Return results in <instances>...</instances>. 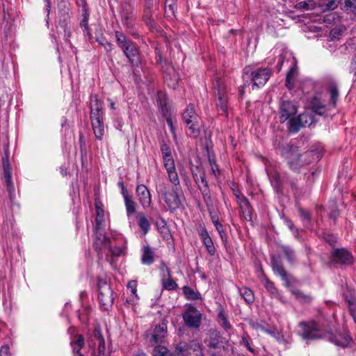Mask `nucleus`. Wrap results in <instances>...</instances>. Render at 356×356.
Instances as JSON below:
<instances>
[{
    "instance_id": "f257e3e1",
    "label": "nucleus",
    "mask_w": 356,
    "mask_h": 356,
    "mask_svg": "<svg viewBox=\"0 0 356 356\" xmlns=\"http://www.w3.org/2000/svg\"><path fill=\"white\" fill-rule=\"evenodd\" d=\"M282 154L287 160L289 168L297 172L302 167L318 161L322 157V153L318 149L308 150L300 154L298 147L291 144H287L282 147Z\"/></svg>"
},
{
    "instance_id": "f03ea898",
    "label": "nucleus",
    "mask_w": 356,
    "mask_h": 356,
    "mask_svg": "<svg viewBox=\"0 0 356 356\" xmlns=\"http://www.w3.org/2000/svg\"><path fill=\"white\" fill-rule=\"evenodd\" d=\"M300 325L304 326L302 337L305 340H314L326 337V335L327 334L328 340L332 343H334L337 346L346 347L349 344L350 339L349 337H342L341 334L337 336L333 334L332 329L323 331L314 322H313L311 325H307L306 323L302 322L300 323Z\"/></svg>"
},
{
    "instance_id": "7ed1b4c3",
    "label": "nucleus",
    "mask_w": 356,
    "mask_h": 356,
    "mask_svg": "<svg viewBox=\"0 0 356 356\" xmlns=\"http://www.w3.org/2000/svg\"><path fill=\"white\" fill-rule=\"evenodd\" d=\"M216 104L220 115L228 118V97L227 88L220 79H217L213 83Z\"/></svg>"
},
{
    "instance_id": "20e7f679",
    "label": "nucleus",
    "mask_w": 356,
    "mask_h": 356,
    "mask_svg": "<svg viewBox=\"0 0 356 356\" xmlns=\"http://www.w3.org/2000/svg\"><path fill=\"white\" fill-rule=\"evenodd\" d=\"M161 193L170 211H174L180 207L181 204L180 186H172L171 192H168L165 186H163V188L161 189Z\"/></svg>"
},
{
    "instance_id": "39448f33",
    "label": "nucleus",
    "mask_w": 356,
    "mask_h": 356,
    "mask_svg": "<svg viewBox=\"0 0 356 356\" xmlns=\"http://www.w3.org/2000/svg\"><path fill=\"white\" fill-rule=\"evenodd\" d=\"M98 287L99 291L98 296L99 303L104 310H108L113 305L114 300L113 291L109 284L102 280H99Z\"/></svg>"
},
{
    "instance_id": "423d86ee",
    "label": "nucleus",
    "mask_w": 356,
    "mask_h": 356,
    "mask_svg": "<svg viewBox=\"0 0 356 356\" xmlns=\"http://www.w3.org/2000/svg\"><path fill=\"white\" fill-rule=\"evenodd\" d=\"M183 319L188 327L197 329L201 325L202 314L196 307L189 304L183 314Z\"/></svg>"
},
{
    "instance_id": "0eeeda50",
    "label": "nucleus",
    "mask_w": 356,
    "mask_h": 356,
    "mask_svg": "<svg viewBox=\"0 0 356 356\" xmlns=\"http://www.w3.org/2000/svg\"><path fill=\"white\" fill-rule=\"evenodd\" d=\"M270 263L274 273L282 277L285 282L286 286L289 287L298 282L296 278L286 272L281 261L275 255L271 256Z\"/></svg>"
},
{
    "instance_id": "6e6552de",
    "label": "nucleus",
    "mask_w": 356,
    "mask_h": 356,
    "mask_svg": "<svg viewBox=\"0 0 356 356\" xmlns=\"http://www.w3.org/2000/svg\"><path fill=\"white\" fill-rule=\"evenodd\" d=\"M331 259L332 262L342 265H350L353 261L352 254L344 248L334 249L331 254Z\"/></svg>"
},
{
    "instance_id": "1a4fd4ad",
    "label": "nucleus",
    "mask_w": 356,
    "mask_h": 356,
    "mask_svg": "<svg viewBox=\"0 0 356 356\" xmlns=\"http://www.w3.org/2000/svg\"><path fill=\"white\" fill-rule=\"evenodd\" d=\"M270 74L271 70L268 68H260L256 72H252L251 74L252 80L253 81L252 88L264 85L269 79Z\"/></svg>"
},
{
    "instance_id": "9d476101",
    "label": "nucleus",
    "mask_w": 356,
    "mask_h": 356,
    "mask_svg": "<svg viewBox=\"0 0 356 356\" xmlns=\"http://www.w3.org/2000/svg\"><path fill=\"white\" fill-rule=\"evenodd\" d=\"M280 122L282 123L286 121L288 119L297 113V108L296 106L289 101H284L280 104Z\"/></svg>"
},
{
    "instance_id": "9b49d317",
    "label": "nucleus",
    "mask_w": 356,
    "mask_h": 356,
    "mask_svg": "<svg viewBox=\"0 0 356 356\" xmlns=\"http://www.w3.org/2000/svg\"><path fill=\"white\" fill-rule=\"evenodd\" d=\"M122 50L131 64L137 65L140 63L139 51L136 44L133 42L126 46Z\"/></svg>"
},
{
    "instance_id": "f8f14e48",
    "label": "nucleus",
    "mask_w": 356,
    "mask_h": 356,
    "mask_svg": "<svg viewBox=\"0 0 356 356\" xmlns=\"http://www.w3.org/2000/svg\"><path fill=\"white\" fill-rule=\"evenodd\" d=\"M237 199L244 219L248 221L252 220V209L248 199L244 196L240 197L238 195H237Z\"/></svg>"
},
{
    "instance_id": "ddd939ff",
    "label": "nucleus",
    "mask_w": 356,
    "mask_h": 356,
    "mask_svg": "<svg viewBox=\"0 0 356 356\" xmlns=\"http://www.w3.org/2000/svg\"><path fill=\"white\" fill-rule=\"evenodd\" d=\"M136 194L143 206L149 205L151 202L150 193L147 188L143 185H138L136 188Z\"/></svg>"
},
{
    "instance_id": "4468645a",
    "label": "nucleus",
    "mask_w": 356,
    "mask_h": 356,
    "mask_svg": "<svg viewBox=\"0 0 356 356\" xmlns=\"http://www.w3.org/2000/svg\"><path fill=\"white\" fill-rule=\"evenodd\" d=\"M167 332V323L163 320L161 323L156 325L152 334V339L156 343H162Z\"/></svg>"
},
{
    "instance_id": "2eb2a0df",
    "label": "nucleus",
    "mask_w": 356,
    "mask_h": 356,
    "mask_svg": "<svg viewBox=\"0 0 356 356\" xmlns=\"http://www.w3.org/2000/svg\"><path fill=\"white\" fill-rule=\"evenodd\" d=\"M167 71L168 72L164 76L165 81L170 87L175 89L179 79V75L172 66H169L167 68Z\"/></svg>"
},
{
    "instance_id": "dca6fc26",
    "label": "nucleus",
    "mask_w": 356,
    "mask_h": 356,
    "mask_svg": "<svg viewBox=\"0 0 356 356\" xmlns=\"http://www.w3.org/2000/svg\"><path fill=\"white\" fill-rule=\"evenodd\" d=\"M93 336L98 343L99 354L104 355L105 351V341L99 326H97L95 327L93 331Z\"/></svg>"
},
{
    "instance_id": "f3484780",
    "label": "nucleus",
    "mask_w": 356,
    "mask_h": 356,
    "mask_svg": "<svg viewBox=\"0 0 356 356\" xmlns=\"http://www.w3.org/2000/svg\"><path fill=\"white\" fill-rule=\"evenodd\" d=\"M261 274L262 275V281L264 282V286L270 294L275 298L281 299L282 297L279 295L277 289L275 286L274 283L266 277L263 271H261Z\"/></svg>"
},
{
    "instance_id": "a211bd4d",
    "label": "nucleus",
    "mask_w": 356,
    "mask_h": 356,
    "mask_svg": "<svg viewBox=\"0 0 356 356\" xmlns=\"http://www.w3.org/2000/svg\"><path fill=\"white\" fill-rule=\"evenodd\" d=\"M192 175L195 183L199 184V177L201 178V183L202 184H206L207 180L205 177V172L200 163L195 166V168H192Z\"/></svg>"
},
{
    "instance_id": "6ab92c4d",
    "label": "nucleus",
    "mask_w": 356,
    "mask_h": 356,
    "mask_svg": "<svg viewBox=\"0 0 356 356\" xmlns=\"http://www.w3.org/2000/svg\"><path fill=\"white\" fill-rule=\"evenodd\" d=\"M316 6V3L313 0H300L298 1L294 8L300 11H309L314 10Z\"/></svg>"
},
{
    "instance_id": "aec40b11",
    "label": "nucleus",
    "mask_w": 356,
    "mask_h": 356,
    "mask_svg": "<svg viewBox=\"0 0 356 356\" xmlns=\"http://www.w3.org/2000/svg\"><path fill=\"white\" fill-rule=\"evenodd\" d=\"M198 187L202 194L203 200H204L208 209L210 211L211 208L213 207V200L211 198V195L208 183L206 182V184H203L202 188L198 184Z\"/></svg>"
},
{
    "instance_id": "412c9836",
    "label": "nucleus",
    "mask_w": 356,
    "mask_h": 356,
    "mask_svg": "<svg viewBox=\"0 0 356 356\" xmlns=\"http://www.w3.org/2000/svg\"><path fill=\"white\" fill-rule=\"evenodd\" d=\"M209 336L211 341L208 343V347L209 348H219L220 347V343L222 341L220 340L221 338L220 332L215 330H209Z\"/></svg>"
},
{
    "instance_id": "4be33fe9",
    "label": "nucleus",
    "mask_w": 356,
    "mask_h": 356,
    "mask_svg": "<svg viewBox=\"0 0 356 356\" xmlns=\"http://www.w3.org/2000/svg\"><path fill=\"white\" fill-rule=\"evenodd\" d=\"M182 118L186 125H189L191 122H195V120H198V116L195 114L193 105L190 104L188 106L187 108L182 114Z\"/></svg>"
},
{
    "instance_id": "5701e85b",
    "label": "nucleus",
    "mask_w": 356,
    "mask_h": 356,
    "mask_svg": "<svg viewBox=\"0 0 356 356\" xmlns=\"http://www.w3.org/2000/svg\"><path fill=\"white\" fill-rule=\"evenodd\" d=\"M57 23L60 28V33H63L65 35L67 32L68 24L70 22V16L69 14H63V15H58L57 16Z\"/></svg>"
},
{
    "instance_id": "b1692460",
    "label": "nucleus",
    "mask_w": 356,
    "mask_h": 356,
    "mask_svg": "<svg viewBox=\"0 0 356 356\" xmlns=\"http://www.w3.org/2000/svg\"><path fill=\"white\" fill-rule=\"evenodd\" d=\"M84 338L81 334L76 335V339L71 342V346L74 353H76L79 356H84L81 352V349L84 346Z\"/></svg>"
},
{
    "instance_id": "393cba45",
    "label": "nucleus",
    "mask_w": 356,
    "mask_h": 356,
    "mask_svg": "<svg viewBox=\"0 0 356 356\" xmlns=\"http://www.w3.org/2000/svg\"><path fill=\"white\" fill-rule=\"evenodd\" d=\"M327 89L330 94V101L333 106H335L339 97V90L336 82L329 83Z\"/></svg>"
},
{
    "instance_id": "a878e982",
    "label": "nucleus",
    "mask_w": 356,
    "mask_h": 356,
    "mask_svg": "<svg viewBox=\"0 0 356 356\" xmlns=\"http://www.w3.org/2000/svg\"><path fill=\"white\" fill-rule=\"evenodd\" d=\"M341 8L348 13L356 15V0H341Z\"/></svg>"
},
{
    "instance_id": "bb28decb",
    "label": "nucleus",
    "mask_w": 356,
    "mask_h": 356,
    "mask_svg": "<svg viewBox=\"0 0 356 356\" xmlns=\"http://www.w3.org/2000/svg\"><path fill=\"white\" fill-rule=\"evenodd\" d=\"M141 261L143 264L147 265H150L154 262V252L151 250L149 245L145 246L143 248Z\"/></svg>"
},
{
    "instance_id": "cd10ccee",
    "label": "nucleus",
    "mask_w": 356,
    "mask_h": 356,
    "mask_svg": "<svg viewBox=\"0 0 356 356\" xmlns=\"http://www.w3.org/2000/svg\"><path fill=\"white\" fill-rule=\"evenodd\" d=\"M102 115L103 113L102 111V108L98 103L97 100H96V104L94 106H91V112H90V119L91 122L95 121L97 120H99V121L102 120Z\"/></svg>"
},
{
    "instance_id": "c85d7f7f",
    "label": "nucleus",
    "mask_w": 356,
    "mask_h": 356,
    "mask_svg": "<svg viewBox=\"0 0 356 356\" xmlns=\"http://www.w3.org/2000/svg\"><path fill=\"white\" fill-rule=\"evenodd\" d=\"M289 124V131L291 133H297L301 127H303L299 116L290 118Z\"/></svg>"
},
{
    "instance_id": "c756f323",
    "label": "nucleus",
    "mask_w": 356,
    "mask_h": 356,
    "mask_svg": "<svg viewBox=\"0 0 356 356\" xmlns=\"http://www.w3.org/2000/svg\"><path fill=\"white\" fill-rule=\"evenodd\" d=\"M92 125L95 137L97 139L101 140L104 134L102 120L99 121V120H97L95 121H93L92 122Z\"/></svg>"
},
{
    "instance_id": "7c9ffc66",
    "label": "nucleus",
    "mask_w": 356,
    "mask_h": 356,
    "mask_svg": "<svg viewBox=\"0 0 356 356\" xmlns=\"http://www.w3.org/2000/svg\"><path fill=\"white\" fill-rule=\"evenodd\" d=\"M239 292L241 296L243 298V299L247 303L250 304L254 302V293L252 291H251L249 288L243 287L239 289Z\"/></svg>"
},
{
    "instance_id": "2f4dec72",
    "label": "nucleus",
    "mask_w": 356,
    "mask_h": 356,
    "mask_svg": "<svg viewBox=\"0 0 356 356\" xmlns=\"http://www.w3.org/2000/svg\"><path fill=\"white\" fill-rule=\"evenodd\" d=\"M183 293L188 300H195L201 298L200 294L196 293L192 288L185 286L183 287Z\"/></svg>"
},
{
    "instance_id": "473e14b6",
    "label": "nucleus",
    "mask_w": 356,
    "mask_h": 356,
    "mask_svg": "<svg viewBox=\"0 0 356 356\" xmlns=\"http://www.w3.org/2000/svg\"><path fill=\"white\" fill-rule=\"evenodd\" d=\"M127 215L130 216L136 212V203L131 195L124 197Z\"/></svg>"
},
{
    "instance_id": "72a5a7b5",
    "label": "nucleus",
    "mask_w": 356,
    "mask_h": 356,
    "mask_svg": "<svg viewBox=\"0 0 356 356\" xmlns=\"http://www.w3.org/2000/svg\"><path fill=\"white\" fill-rule=\"evenodd\" d=\"M115 37L118 44L122 49L125 48L126 46L129 45L132 42L130 40H127L124 33L120 31L115 32Z\"/></svg>"
},
{
    "instance_id": "f704fd0d",
    "label": "nucleus",
    "mask_w": 356,
    "mask_h": 356,
    "mask_svg": "<svg viewBox=\"0 0 356 356\" xmlns=\"http://www.w3.org/2000/svg\"><path fill=\"white\" fill-rule=\"evenodd\" d=\"M188 127L190 133L189 136L193 138H197L200 135V124L198 123V120H195V122H191Z\"/></svg>"
},
{
    "instance_id": "c9c22d12",
    "label": "nucleus",
    "mask_w": 356,
    "mask_h": 356,
    "mask_svg": "<svg viewBox=\"0 0 356 356\" xmlns=\"http://www.w3.org/2000/svg\"><path fill=\"white\" fill-rule=\"evenodd\" d=\"M138 225L143 230L144 234L148 232L150 225L148 220L143 214L139 215Z\"/></svg>"
},
{
    "instance_id": "e433bc0d",
    "label": "nucleus",
    "mask_w": 356,
    "mask_h": 356,
    "mask_svg": "<svg viewBox=\"0 0 356 356\" xmlns=\"http://www.w3.org/2000/svg\"><path fill=\"white\" fill-rule=\"evenodd\" d=\"M153 356H171L167 348L163 346H156L153 350Z\"/></svg>"
},
{
    "instance_id": "4c0bfd02",
    "label": "nucleus",
    "mask_w": 356,
    "mask_h": 356,
    "mask_svg": "<svg viewBox=\"0 0 356 356\" xmlns=\"http://www.w3.org/2000/svg\"><path fill=\"white\" fill-rule=\"evenodd\" d=\"M299 118L302 124L303 127L307 125L310 126L314 123V116L308 113L300 114Z\"/></svg>"
},
{
    "instance_id": "58836bf2",
    "label": "nucleus",
    "mask_w": 356,
    "mask_h": 356,
    "mask_svg": "<svg viewBox=\"0 0 356 356\" xmlns=\"http://www.w3.org/2000/svg\"><path fill=\"white\" fill-rule=\"evenodd\" d=\"M2 165L3 171L11 170L10 164L9 162V149L8 145L4 147V156L2 157Z\"/></svg>"
},
{
    "instance_id": "ea45409f",
    "label": "nucleus",
    "mask_w": 356,
    "mask_h": 356,
    "mask_svg": "<svg viewBox=\"0 0 356 356\" xmlns=\"http://www.w3.org/2000/svg\"><path fill=\"white\" fill-rule=\"evenodd\" d=\"M292 293L296 297V298L302 300L305 302H308L311 300V297L305 295L300 290L294 289L291 290Z\"/></svg>"
},
{
    "instance_id": "a19ab883",
    "label": "nucleus",
    "mask_w": 356,
    "mask_h": 356,
    "mask_svg": "<svg viewBox=\"0 0 356 356\" xmlns=\"http://www.w3.org/2000/svg\"><path fill=\"white\" fill-rule=\"evenodd\" d=\"M282 252L284 253L288 261L290 263H293L294 261V251L289 247L286 245H282L281 247Z\"/></svg>"
},
{
    "instance_id": "79ce46f5",
    "label": "nucleus",
    "mask_w": 356,
    "mask_h": 356,
    "mask_svg": "<svg viewBox=\"0 0 356 356\" xmlns=\"http://www.w3.org/2000/svg\"><path fill=\"white\" fill-rule=\"evenodd\" d=\"M170 181L174 184L173 186H179L178 175L175 170H167Z\"/></svg>"
},
{
    "instance_id": "37998d69",
    "label": "nucleus",
    "mask_w": 356,
    "mask_h": 356,
    "mask_svg": "<svg viewBox=\"0 0 356 356\" xmlns=\"http://www.w3.org/2000/svg\"><path fill=\"white\" fill-rule=\"evenodd\" d=\"M164 166L166 170H175L174 159L172 158V155L167 156L163 157Z\"/></svg>"
},
{
    "instance_id": "c03bdc74",
    "label": "nucleus",
    "mask_w": 356,
    "mask_h": 356,
    "mask_svg": "<svg viewBox=\"0 0 356 356\" xmlns=\"http://www.w3.org/2000/svg\"><path fill=\"white\" fill-rule=\"evenodd\" d=\"M122 23L124 24L127 28L132 27L134 22V16L133 14L129 15H121Z\"/></svg>"
},
{
    "instance_id": "a18cd8bd",
    "label": "nucleus",
    "mask_w": 356,
    "mask_h": 356,
    "mask_svg": "<svg viewBox=\"0 0 356 356\" xmlns=\"http://www.w3.org/2000/svg\"><path fill=\"white\" fill-rule=\"evenodd\" d=\"M202 241H203L204 244L205 245L208 252L211 255H213L216 252V248L213 245V241H212V239L211 238V237L206 238V239H204Z\"/></svg>"
},
{
    "instance_id": "49530a36",
    "label": "nucleus",
    "mask_w": 356,
    "mask_h": 356,
    "mask_svg": "<svg viewBox=\"0 0 356 356\" xmlns=\"http://www.w3.org/2000/svg\"><path fill=\"white\" fill-rule=\"evenodd\" d=\"M189 348L193 350V352H197V353H196L197 356H204V354L202 352V345L198 342L195 341H192L189 345Z\"/></svg>"
},
{
    "instance_id": "de8ad7c7",
    "label": "nucleus",
    "mask_w": 356,
    "mask_h": 356,
    "mask_svg": "<svg viewBox=\"0 0 356 356\" xmlns=\"http://www.w3.org/2000/svg\"><path fill=\"white\" fill-rule=\"evenodd\" d=\"M189 349V345L185 342H181L177 345L175 348V354L177 355H181V353L188 351Z\"/></svg>"
},
{
    "instance_id": "09e8293b",
    "label": "nucleus",
    "mask_w": 356,
    "mask_h": 356,
    "mask_svg": "<svg viewBox=\"0 0 356 356\" xmlns=\"http://www.w3.org/2000/svg\"><path fill=\"white\" fill-rule=\"evenodd\" d=\"M133 14V8L127 0H125L122 5L121 15Z\"/></svg>"
},
{
    "instance_id": "8fccbe9b",
    "label": "nucleus",
    "mask_w": 356,
    "mask_h": 356,
    "mask_svg": "<svg viewBox=\"0 0 356 356\" xmlns=\"http://www.w3.org/2000/svg\"><path fill=\"white\" fill-rule=\"evenodd\" d=\"M102 243H104V245L105 246L109 248V250H110V251H111V254L113 255H115V256H119L120 255L121 250L120 249H117L116 250H113L112 249L111 246L110 245L111 239L109 238H108L106 236H104V238H103Z\"/></svg>"
},
{
    "instance_id": "3c124183",
    "label": "nucleus",
    "mask_w": 356,
    "mask_h": 356,
    "mask_svg": "<svg viewBox=\"0 0 356 356\" xmlns=\"http://www.w3.org/2000/svg\"><path fill=\"white\" fill-rule=\"evenodd\" d=\"M294 72L291 70L286 74L285 85L289 89H292L293 87Z\"/></svg>"
},
{
    "instance_id": "603ef678",
    "label": "nucleus",
    "mask_w": 356,
    "mask_h": 356,
    "mask_svg": "<svg viewBox=\"0 0 356 356\" xmlns=\"http://www.w3.org/2000/svg\"><path fill=\"white\" fill-rule=\"evenodd\" d=\"M163 287L167 290H174L177 287L176 282L170 277L167 281L163 280Z\"/></svg>"
},
{
    "instance_id": "864d4df0",
    "label": "nucleus",
    "mask_w": 356,
    "mask_h": 356,
    "mask_svg": "<svg viewBox=\"0 0 356 356\" xmlns=\"http://www.w3.org/2000/svg\"><path fill=\"white\" fill-rule=\"evenodd\" d=\"M340 1L341 2V0H325L324 5L327 10H332L338 6Z\"/></svg>"
},
{
    "instance_id": "5fc2aeb1",
    "label": "nucleus",
    "mask_w": 356,
    "mask_h": 356,
    "mask_svg": "<svg viewBox=\"0 0 356 356\" xmlns=\"http://www.w3.org/2000/svg\"><path fill=\"white\" fill-rule=\"evenodd\" d=\"M207 157H208V161L210 163V165L211 166V169H212V171L213 173H215V170H214V166L213 165H216L217 167V164H216V160H215V158H214V155L213 153H211L210 151H209V149L208 147H207Z\"/></svg>"
},
{
    "instance_id": "6e6d98bb",
    "label": "nucleus",
    "mask_w": 356,
    "mask_h": 356,
    "mask_svg": "<svg viewBox=\"0 0 356 356\" xmlns=\"http://www.w3.org/2000/svg\"><path fill=\"white\" fill-rule=\"evenodd\" d=\"M57 7L58 9V15L69 14L67 3H58Z\"/></svg>"
},
{
    "instance_id": "4d7b16f0",
    "label": "nucleus",
    "mask_w": 356,
    "mask_h": 356,
    "mask_svg": "<svg viewBox=\"0 0 356 356\" xmlns=\"http://www.w3.org/2000/svg\"><path fill=\"white\" fill-rule=\"evenodd\" d=\"M95 209L97 212V218L96 222L98 223V218L103 217L104 216V210L102 209V204L101 202H96L95 203Z\"/></svg>"
},
{
    "instance_id": "13d9d810",
    "label": "nucleus",
    "mask_w": 356,
    "mask_h": 356,
    "mask_svg": "<svg viewBox=\"0 0 356 356\" xmlns=\"http://www.w3.org/2000/svg\"><path fill=\"white\" fill-rule=\"evenodd\" d=\"M300 216L302 219L309 223L311 220V214L309 211L302 209H299Z\"/></svg>"
},
{
    "instance_id": "bf43d9fd",
    "label": "nucleus",
    "mask_w": 356,
    "mask_h": 356,
    "mask_svg": "<svg viewBox=\"0 0 356 356\" xmlns=\"http://www.w3.org/2000/svg\"><path fill=\"white\" fill-rule=\"evenodd\" d=\"M161 151L162 152L163 157L172 155L171 149H170V146L165 143H163L161 145Z\"/></svg>"
},
{
    "instance_id": "052dcab7",
    "label": "nucleus",
    "mask_w": 356,
    "mask_h": 356,
    "mask_svg": "<svg viewBox=\"0 0 356 356\" xmlns=\"http://www.w3.org/2000/svg\"><path fill=\"white\" fill-rule=\"evenodd\" d=\"M152 10H144L143 19L147 25H150L152 23Z\"/></svg>"
},
{
    "instance_id": "680f3d73",
    "label": "nucleus",
    "mask_w": 356,
    "mask_h": 356,
    "mask_svg": "<svg viewBox=\"0 0 356 356\" xmlns=\"http://www.w3.org/2000/svg\"><path fill=\"white\" fill-rule=\"evenodd\" d=\"M216 228L217 231L218 232L223 243H227V237H226L225 232L223 230V227H222V224L216 225Z\"/></svg>"
},
{
    "instance_id": "e2e57ef3",
    "label": "nucleus",
    "mask_w": 356,
    "mask_h": 356,
    "mask_svg": "<svg viewBox=\"0 0 356 356\" xmlns=\"http://www.w3.org/2000/svg\"><path fill=\"white\" fill-rule=\"evenodd\" d=\"M311 106H312V111L317 109L318 107L323 106L324 105L322 104L319 100V99L316 97H314L311 102Z\"/></svg>"
},
{
    "instance_id": "0e129e2a",
    "label": "nucleus",
    "mask_w": 356,
    "mask_h": 356,
    "mask_svg": "<svg viewBox=\"0 0 356 356\" xmlns=\"http://www.w3.org/2000/svg\"><path fill=\"white\" fill-rule=\"evenodd\" d=\"M339 215V210L337 208H335L330 211V213L329 214V218L330 219H333L334 220H336V219L338 218Z\"/></svg>"
},
{
    "instance_id": "69168bd1",
    "label": "nucleus",
    "mask_w": 356,
    "mask_h": 356,
    "mask_svg": "<svg viewBox=\"0 0 356 356\" xmlns=\"http://www.w3.org/2000/svg\"><path fill=\"white\" fill-rule=\"evenodd\" d=\"M324 239L326 242H327L331 245H334L336 240L335 237L333 235L327 234L324 237Z\"/></svg>"
},
{
    "instance_id": "338daca9",
    "label": "nucleus",
    "mask_w": 356,
    "mask_h": 356,
    "mask_svg": "<svg viewBox=\"0 0 356 356\" xmlns=\"http://www.w3.org/2000/svg\"><path fill=\"white\" fill-rule=\"evenodd\" d=\"M136 285H137L136 281L131 280V281H129L128 282L127 287L131 289V292L133 293H136Z\"/></svg>"
},
{
    "instance_id": "774afa93",
    "label": "nucleus",
    "mask_w": 356,
    "mask_h": 356,
    "mask_svg": "<svg viewBox=\"0 0 356 356\" xmlns=\"http://www.w3.org/2000/svg\"><path fill=\"white\" fill-rule=\"evenodd\" d=\"M349 312L350 314L356 313V303L349 301Z\"/></svg>"
}]
</instances>
